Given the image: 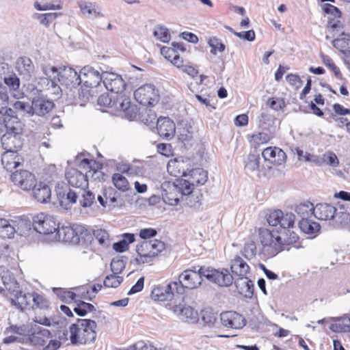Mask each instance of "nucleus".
<instances>
[{
  "label": "nucleus",
  "mask_w": 350,
  "mask_h": 350,
  "mask_svg": "<svg viewBox=\"0 0 350 350\" xmlns=\"http://www.w3.org/2000/svg\"><path fill=\"white\" fill-rule=\"evenodd\" d=\"M221 322L226 327L239 329L245 325V319L234 311H226L220 315Z\"/></svg>",
  "instance_id": "20"
},
{
  "label": "nucleus",
  "mask_w": 350,
  "mask_h": 350,
  "mask_svg": "<svg viewBox=\"0 0 350 350\" xmlns=\"http://www.w3.org/2000/svg\"><path fill=\"white\" fill-rule=\"evenodd\" d=\"M185 178H187L195 187L203 185L208 180V172L202 168H194L189 170Z\"/></svg>",
  "instance_id": "33"
},
{
  "label": "nucleus",
  "mask_w": 350,
  "mask_h": 350,
  "mask_svg": "<svg viewBox=\"0 0 350 350\" xmlns=\"http://www.w3.org/2000/svg\"><path fill=\"white\" fill-rule=\"evenodd\" d=\"M95 200V196L90 191H85L80 200V204L83 207L90 206Z\"/></svg>",
  "instance_id": "57"
},
{
  "label": "nucleus",
  "mask_w": 350,
  "mask_h": 350,
  "mask_svg": "<svg viewBox=\"0 0 350 350\" xmlns=\"http://www.w3.org/2000/svg\"><path fill=\"white\" fill-rule=\"evenodd\" d=\"M321 58L323 64L333 72L336 78H342V74L339 68L335 64L333 59L329 55L322 53L321 54Z\"/></svg>",
  "instance_id": "45"
},
{
  "label": "nucleus",
  "mask_w": 350,
  "mask_h": 350,
  "mask_svg": "<svg viewBox=\"0 0 350 350\" xmlns=\"http://www.w3.org/2000/svg\"><path fill=\"white\" fill-rule=\"evenodd\" d=\"M103 83L106 89L113 94H124L126 83L120 75L113 72H105Z\"/></svg>",
  "instance_id": "16"
},
{
  "label": "nucleus",
  "mask_w": 350,
  "mask_h": 350,
  "mask_svg": "<svg viewBox=\"0 0 350 350\" xmlns=\"http://www.w3.org/2000/svg\"><path fill=\"white\" fill-rule=\"evenodd\" d=\"M208 43L211 47V53L213 55H215L217 51L223 52L225 50V45L217 38H210Z\"/></svg>",
  "instance_id": "53"
},
{
  "label": "nucleus",
  "mask_w": 350,
  "mask_h": 350,
  "mask_svg": "<svg viewBox=\"0 0 350 350\" xmlns=\"http://www.w3.org/2000/svg\"><path fill=\"white\" fill-rule=\"evenodd\" d=\"M103 195L105 197V202L107 203L108 206L114 205L117 202V193L113 188H106L103 190Z\"/></svg>",
  "instance_id": "52"
},
{
  "label": "nucleus",
  "mask_w": 350,
  "mask_h": 350,
  "mask_svg": "<svg viewBox=\"0 0 350 350\" xmlns=\"http://www.w3.org/2000/svg\"><path fill=\"white\" fill-rule=\"evenodd\" d=\"M122 282V278L116 275L111 274L107 275L104 280V285L108 288H117Z\"/></svg>",
  "instance_id": "51"
},
{
  "label": "nucleus",
  "mask_w": 350,
  "mask_h": 350,
  "mask_svg": "<svg viewBox=\"0 0 350 350\" xmlns=\"http://www.w3.org/2000/svg\"><path fill=\"white\" fill-rule=\"evenodd\" d=\"M179 315L183 321L190 323H194L198 320V312L189 306H183L180 309Z\"/></svg>",
  "instance_id": "41"
},
{
  "label": "nucleus",
  "mask_w": 350,
  "mask_h": 350,
  "mask_svg": "<svg viewBox=\"0 0 350 350\" xmlns=\"http://www.w3.org/2000/svg\"><path fill=\"white\" fill-rule=\"evenodd\" d=\"M32 195L34 199L40 203L48 202L51 197V190L48 185L43 182H36V185L33 188Z\"/></svg>",
  "instance_id": "26"
},
{
  "label": "nucleus",
  "mask_w": 350,
  "mask_h": 350,
  "mask_svg": "<svg viewBox=\"0 0 350 350\" xmlns=\"http://www.w3.org/2000/svg\"><path fill=\"white\" fill-rule=\"evenodd\" d=\"M18 263L14 260L11 264H6L0 267V275L5 286V291H8L6 297L11 305L16 308L23 310L31 305L32 295L23 293L19 291V284L14 277L12 271L16 270Z\"/></svg>",
  "instance_id": "2"
},
{
  "label": "nucleus",
  "mask_w": 350,
  "mask_h": 350,
  "mask_svg": "<svg viewBox=\"0 0 350 350\" xmlns=\"http://www.w3.org/2000/svg\"><path fill=\"white\" fill-rule=\"evenodd\" d=\"M273 138V135L265 132H256L247 135L250 146L254 150H257L261 146L269 143Z\"/></svg>",
  "instance_id": "29"
},
{
  "label": "nucleus",
  "mask_w": 350,
  "mask_h": 350,
  "mask_svg": "<svg viewBox=\"0 0 350 350\" xmlns=\"http://www.w3.org/2000/svg\"><path fill=\"white\" fill-rule=\"evenodd\" d=\"M157 231L154 228H143L139 230V236L142 239H148L157 235Z\"/></svg>",
  "instance_id": "63"
},
{
  "label": "nucleus",
  "mask_w": 350,
  "mask_h": 350,
  "mask_svg": "<svg viewBox=\"0 0 350 350\" xmlns=\"http://www.w3.org/2000/svg\"><path fill=\"white\" fill-rule=\"evenodd\" d=\"M243 252L247 258H252L254 257L256 254V246L255 243L251 241L245 243Z\"/></svg>",
  "instance_id": "56"
},
{
  "label": "nucleus",
  "mask_w": 350,
  "mask_h": 350,
  "mask_svg": "<svg viewBox=\"0 0 350 350\" xmlns=\"http://www.w3.org/2000/svg\"><path fill=\"white\" fill-rule=\"evenodd\" d=\"M16 69L20 75H29L34 70V66L30 58L22 57L17 59Z\"/></svg>",
  "instance_id": "39"
},
{
  "label": "nucleus",
  "mask_w": 350,
  "mask_h": 350,
  "mask_svg": "<svg viewBox=\"0 0 350 350\" xmlns=\"http://www.w3.org/2000/svg\"><path fill=\"white\" fill-rule=\"evenodd\" d=\"M286 79L288 84L295 90H298L303 85V81L297 75L292 73L288 74L286 75Z\"/></svg>",
  "instance_id": "55"
},
{
  "label": "nucleus",
  "mask_w": 350,
  "mask_h": 350,
  "mask_svg": "<svg viewBox=\"0 0 350 350\" xmlns=\"http://www.w3.org/2000/svg\"><path fill=\"white\" fill-rule=\"evenodd\" d=\"M0 235L3 237L10 238L14 234V228L7 220L0 219Z\"/></svg>",
  "instance_id": "50"
},
{
  "label": "nucleus",
  "mask_w": 350,
  "mask_h": 350,
  "mask_svg": "<svg viewBox=\"0 0 350 350\" xmlns=\"http://www.w3.org/2000/svg\"><path fill=\"white\" fill-rule=\"evenodd\" d=\"M233 33L239 38L244 39L248 41H254L256 38V34L254 30H249L247 31L236 32Z\"/></svg>",
  "instance_id": "61"
},
{
  "label": "nucleus",
  "mask_w": 350,
  "mask_h": 350,
  "mask_svg": "<svg viewBox=\"0 0 350 350\" xmlns=\"http://www.w3.org/2000/svg\"><path fill=\"white\" fill-rule=\"evenodd\" d=\"M133 94L137 102L146 107H153L160 100L159 90L152 84H144L139 87Z\"/></svg>",
  "instance_id": "9"
},
{
  "label": "nucleus",
  "mask_w": 350,
  "mask_h": 350,
  "mask_svg": "<svg viewBox=\"0 0 350 350\" xmlns=\"http://www.w3.org/2000/svg\"><path fill=\"white\" fill-rule=\"evenodd\" d=\"M95 93L94 88L86 87L83 84L78 91L77 97L75 98L76 104L85 106Z\"/></svg>",
  "instance_id": "38"
},
{
  "label": "nucleus",
  "mask_w": 350,
  "mask_h": 350,
  "mask_svg": "<svg viewBox=\"0 0 350 350\" xmlns=\"http://www.w3.org/2000/svg\"><path fill=\"white\" fill-rule=\"evenodd\" d=\"M94 236L99 244L106 247L110 245L109 235L105 230L97 229L94 230Z\"/></svg>",
  "instance_id": "47"
},
{
  "label": "nucleus",
  "mask_w": 350,
  "mask_h": 350,
  "mask_svg": "<svg viewBox=\"0 0 350 350\" xmlns=\"http://www.w3.org/2000/svg\"><path fill=\"white\" fill-rule=\"evenodd\" d=\"M158 134L163 139H172L176 133L175 123L168 117H160L157 122Z\"/></svg>",
  "instance_id": "19"
},
{
  "label": "nucleus",
  "mask_w": 350,
  "mask_h": 350,
  "mask_svg": "<svg viewBox=\"0 0 350 350\" xmlns=\"http://www.w3.org/2000/svg\"><path fill=\"white\" fill-rule=\"evenodd\" d=\"M53 107L54 104L51 101L39 97L33 98L30 107L31 113L43 116L51 111Z\"/></svg>",
  "instance_id": "30"
},
{
  "label": "nucleus",
  "mask_w": 350,
  "mask_h": 350,
  "mask_svg": "<svg viewBox=\"0 0 350 350\" xmlns=\"http://www.w3.org/2000/svg\"><path fill=\"white\" fill-rule=\"evenodd\" d=\"M22 134L6 133L1 137V144L5 151H16L23 146Z\"/></svg>",
  "instance_id": "22"
},
{
  "label": "nucleus",
  "mask_w": 350,
  "mask_h": 350,
  "mask_svg": "<svg viewBox=\"0 0 350 350\" xmlns=\"http://www.w3.org/2000/svg\"><path fill=\"white\" fill-rule=\"evenodd\" d=\"M299 227L304 233L312 237H316L321 229L318 222L310 220L308 218H301L299 221Z\"/></svg>",
  "instance_id": "36"
},
{
  "label": "nucleus",
  "mask_w": 350,
  "mask_h": 350,
  "mask_svg": "<svg viewBox=\"0 0 350 350\" xmlns=\"http://www.w3.org/2000/svg\"><path fill=\"white\" fill-rule=\"evenodd\" d=\"M205 278L221 287H228L232 284L234 278L228 269L206 268Z\"/></svg>",
  "instance_id": "12"
},
{
  "label": "nucleus",
  "mask_w": 350,
  "mask_h": 350,
  "mask_svg": "<svg viewBox=\"0 0 350 350\" xmlns=\"http://www.w3.org/2000/svg\"><path fill=\"white\" fill-rule=\"evenodd\" d=\"M165 249V244L161 240L144 241L137 246V260L139 263H150Z\"/></svg>",
  "instance_id": "6"
},
{
  "label": "nucleus",
  "mask_w": 350,
  "mask_h": 350,
  "mask_svg": "<svg viewBox=\"0 0 350 350\" xmlns=\"http://www.w3.org/2000/svg\"><path fill=\"white\" fill-rule=\"evenodd\" d=\"M161 53L176 67L183 66V58L180 56L178 51L174 48L163 46L161 49Z\"/></svg>",
  "instance_id": "37"
},
{
  "label": "nucleus",
  "mask_w": 350,
  "mask_h": 350,
  "mask_svg": "<svg viewBox=\"0 0 350 350\" xmlns=\"http://www.w3.org/2000/svg\"><path fill=\"white\" fill-rule=\"evenodd\" d=\"M33 227L40 234H50L58 228L55 219L48 214L39 213L33 217Z\"/></svg>",
  "instance_id": "11"
},
{
  "label": "nucleus",
  "mask_w": 350,
  "mask_h": 350,
  "mask_svg": "<svg viewBox=\"0 0 350 350\" xmlns=\"http://www.w3.org/2000/svg\"><path fill=\"white\" fill-rule=\"evenodd\" d=\"M182 196H188L193 191L195 185L187 178H178L174 182Z\"/></svg>",
  "instance_id": "43"
},
{
  "label": "nucleus",
  "mask_w": 350,
  "mask_h": 350,
  "mask_svg": "<svg viewBox=\"0 0 350 350\" xmlns=\"http://www.w3.org/2000/svg\"><path fill=\"white\" fill-rule=\"evenodd\" d=\"M323 159L324 162L332 167H337L339 165V161L337 156L332 152H326L323 155Z\"/></svg>",
  "instance_id": "60"
},
{
  "label": "nucleus",
  "mask_w": 350,
  "mask_h": 350,
  "mask_svg": "<svg viewBox=\"0 0 350 350\" xmlns=\"http://www.w3.org/2000/svg\"><path fill=\"white\" fill-rule=\"evenodd\" d=\"M80 73L83 77L81 81L86 87L95 89L100 85L101 82L103 83L104 73L101 75L91 66H84Z\"/></svg>",
  "instance_id": "15"
},
{
  "label": "nucleus",
  "mask_w": 350,
  "mask_h": 350,
  "mask_svg": "<svg viewBox=\"0 0 350 350\" xmlns=\"http://www.w3.org/2000/svg\"><path fill=\"white\" fill-rule=\"evenodd\" d=\"M323 12L334 16L333 19H329L327 22V27L329 29L336 30L341 27L342 23L340 18L342 13L340 10L336 6L330 3H324L322 6Z\"/></svg>",
  "instance_id": "23"
},
{
  "label": "nucleus",
  "mask_w": 350,
  "mask_h": 350,
  "mask_svg": "<svg viewBox=\"0 0 350 350\" xmlns=\"http://www.w3.org/2000/svg\"><path fill=\"white\" fill-rule=\"evenodd\" d=\"M4 82L10 88V90L16 92V93H13L14 97L19 98L23 96V92L17 91L20 85V81L15 75L5 77Z\"/></svg>",
  "instance_id": "44"
},
{
  "label": "nucleus",
  "mask_w": 350,
  "mask_h": 350,
  "mask_svg": "<svg viewBox=\"0 0 350 350\" xmlns=\"http://www.w3.org/2000/svg\"><path fill=\"white\" fill-rule=\"evenodd\" d=\"M13 111L9 108L6 110L3 122L6 128V133L23 134L24 124L16 116L13 115Z\"/></svg>",
  "instance_id": "21"
},
{
  "label": "nucleus",
  "mask_w": 350,
  "mask_h": 350,
  "mask_svg": "<svg viewBox=\"0 0 350 350\" xmlns=\"http://www.w3.org/2000/svg\"><path fill=\"white\" fill-rule=\"evenodd\" d=\"M206 268L200 267L198 269L196 267L183 271L178 277V284L181 286L178 288V295L184 293L185 288L194 289L201 285L202 277L205 278Z\"/></svg>",
  "instance_id": "7"
},
{
  "label": "nucleus",
  "mask_w": 350,
  "mask_h": 350,
  "mask_svg": "<svg viewBox=\"0 0 350 350\" xmlns=\"http://www.w3.org/2000/svg\"><path fill=\"white\" fill-rule=\"evenodd\" d=\"M114 187L122 192L130 190L131 185L127 178L121 173H114L111 177Z\"/></svg>",
  "instance_id": "40"
},
{
  "label": "nucleus",
  "mask_w": 350,
  "mask_h": 350,
  "mask_svg": "<svg viewBox=\"0 0 350 350\" xmlns=\"http://www.w3.org/2000/svg\"><path fill=\"white\" fill-rule=\"evenodd\" d=\"M31 300L33 301L35 306L37 308L43 309L49 306L48 301L41 295L35 293L32 295Z\"/></svg>",
  "instance_id": "59"
},
{
  "label": "nucleus",
  "mask_w": 350,
  "mask_h": 350,
  "mask_svg": "<svg viewBox=\"0 0 350 350\" xmlns=\"http://www.w3.org/2000/svg\"><path fill=\"white\" fill-rule=\"evenodd\" d=\"M178 288H182L178 282H172L167 286H156L152 290L150 297L157 301H170L178 294Z\"/></svg>",
  "instance_id": "13"
},
{
  "label": "nucleus",
  "mask_w": 350,
  "mask_h": 350,
  "mask_svg": "<svg viewBox=\"0 0 350 350\" xmlns=\"http://www.w3.org/2000/svg\"><path fill=\"white\" fill-rule=\"evenodd\" d=\"M58 237L63 242L68 243H77L79 237L75 230L71 226H62L56 230Z\"/></svg>",
  "instance_id": "34"
},
{
  "label": "nucleus",
  "mask_w": 350,
  "mask_h": 350,
  "mask_svg": "<svg viewBox=\"0 0 350 350\" xmlns=\"http://www.w3.org/2000/svg\"><path fill=\"white\" fill-rule=\"evenodd\" d=\"M315 207L310 201L301 202L296 205L295 211L302 218H308V217L314 215Z\"/></svg>",
  "instance_id": "42"
},
{
  "label": "nucleus",
  "mask_w": 350,
  "mask_h": 350,
  "mask_svg": "<svg viewBox=\"0 0 350 350\" xmlns=\"http://www.w3.org/2000/svg\"><path fill=\"white\" fill-rule=\"evenodd\" d=\"M98 104L109 109L113 113H120L129 120H135L139 114L137 106L132 104L130 97L125 94H103L98 98Z\"/></svg>",
  "instance_id": "4"
},
{
  "label": "nucleus",
  "mask_w": 350,
  "mask_h": 350,
  "mask_svg": "<svg viewBox=\"0 0 350 350\" xmlns=\"http://www.w3.org/2000/svg\"><path fill=\"white\" fill-rule=\"evenodd\" d=\"M217 319V313L214 312L211 309H204L202 310V320L208 325L215 324Z\"/></svg>",
  "instance_id": "49"
},
{
  "label": "nucleus",
  "mask_w": 350,
  "mask_h": 350,
  "mask_svg": "<svg viewBox=\"0 0 350 350\" xmlns=\"http://www.w3.org/2000/svg\"><path fill=\"white\" fill-rule=\"evenodd\" d=\"M230 270L239 279H243L246 278V275L249 273L250 266L241 256H236L231 260Z\"/></svg>",
  "instance_id": "27"
},
{
  "label": "nucleus",
  "mask_w": 350,
  "mask_h": 350,
  "mask_svg": "<svg viewBox=\"0 0 350 350\" xmlns=\"http://www.w3.org/2000/svg\"><path fill=\"white\" fill-rule=\"evenodd\" d=\"M267 221L272 227L280 226L275 236L267 228H260L258 234L262 245V253L267 257H273L283 250H289L291 247H301L300 238L294 230L295 215L292 213H284L280 209L270 211L266 216Z\"/></svg>",
  "instance_id": "1"
},
{
  "label": "nucleus",
  "mask_w": 350,
  "mask_h": 350,
  "mask_svg": "<svg viewBox=\"0 0 350 350\" xmlns=\"http://www.w3.org/2000/svg\"><path fill=\"white\" fill-rule=\"evenodd\" d=\"M177 68L181 69L184 72L187 73L192 78H194L198 75V69L194 66L188 64L187 61H185L184 59L183 60V66Z\"/></svg>",
  "instance_id": "58"
},
{
  "label": "nucleus",
  "mask_w": 350,
  "mask_h": 350,
  "mask_svg": "<svg viewBox=\"0 0 350 350\" xmlns=\"http://www.w3.org/2000/svg\"><path fill=\"white\" fill-rule=\"evenodd\" d=\"M154 35L163 42H168L170 40V33L168 29L163 27H157L154 31Z\"/></svg>",
  "instance_id": "54"
},
{
  "label": "nucleus",
  "mask_w": 350,
  "mask_h": 350,
  "mask_svg": "<svg viewBox=\"0 0 350 350\" xmlns=\"http://www.w3.org/2000/svg\"><path fill=\"white\" fill-rule=\"evenodd\" d=\"M51 337L50 331L45 328L38 327L29 335L30 342L34 346H44Z\"/></svg>",
  "instance_id": "28"
},
{
  "label": "nucleus",
  "mask_w": 350,
  "mask_h": 350,
  "mask_svg": "<svg viewBox=\"0 0 350 350\" xmlns=\"http://www.w3.org/2000/svg\"><path fill=\"white\" fill-rule=\"evenodd\" d=\"M144 277L142 276V277L139 278L138 279V280L137 281V282L135 283V284L131 287V288L129 291L128 294L131 295V294H135V293L142 291L144 288Z\"/></svg>",
  "instance_id": "64"
},
{
  "label": "nucleus",
  "mask_w": 350,
  "mask_h": 350,
  "mask_svg": "<svg viewBox=\"0 0 350 350\" xmlns=\"http://www.w3.org/2000/svg\"><path fill=\"white\" fill-rule=\"evenodd\" d=\"M95 310L94 306L90 303L80 301L74 308V311L79 316L83 317L88 312H91Z\"/></svg>",
  "instance_id": "48"
},
{
  "label": "nucleus",
  "mask_w": 350,
  "mask_h": 350,
  "mask_svg": "<svg viewBox=\"0 0 350 350\" xmlns=\"http://www.w3.org/2000/svg\"><path fill=\"white\" fill-rule=\"evenodd\" d=\"M79 7L81 14L86 18H95L103 16L98 5L96 3L81 1L79 2Z\"/></svg>",
  "instance_id": "32"
},
{
  "label": "nucleus",
  "mask_w": 350,
  "mask_h": 350,
  "mask_svg": "<svg viewBox=\"0 0 350 350\" xmlns=\"http://www.w3.org/2000/svg\"><path fill=\"white\" fill-rule=\"evenodd\" d=\"M262 157L265 162L274 165H280L284 163L286 159L285 152L276 146H269L263 149ZM271 168V165H268L266 169L269 170Z\"/></svg>",
  "instance_id": "14"
},
{
  "label": "nucleus",
  "mask_w": 350,
  "mask_h": 350,
  "mask_svg": "<svg viewBox=\"0 0 350 350\" xmlns=\"http://www.w3.org/2000/svg\"><path fill=\"white\" fill-rule=\"evenodd\" d=\"M157 148L158 152L165 157H169L172 154V150L170 144L161 143L157 145Z\"/></svg>",
  "instance_id": "62"
},
{
  "label": "nucleus",
  "mask_w": 350,
  "mask_h": 350,
  "mask_svg": "<svg viewBox=\"0 0 350 350\" xmlns=\"http://www.w3.org/2000/svg\"><path fill=\"white\" fill-rule=\"evenodd\" d=\"M191 167V162L188 159L177 157L168 161L167 172L174 177H185L187 170Z\"/></svg>",
  "instance_id": "17"
},
{
  "label": "nucleus",
  "mask_w": 350,
  "mask_h": 350,
  "mask_svg": "<svg viewBox=\"0 0 350 350\" xmlns=\"http://www.w3.org/2000/svg\"><path fill=\"white\" fill-rule=\"evenodd\" d=\"M94 159H83L75 167L66 169L65 177L68 184L77 188L85 189L88 186V173L91 172L96 164Z\"/></svg>",
  "instance_id": "5"
},
{
  "label": "nucleus",
  "mask_w": 350,
  "mask_h": 350,
  "mask_svg": "<svg viewBox=\"0 0 350 350\" xmlns=\"http://www.w3.org/2000/svg\"><path fill=\"white\" fill-rule=\"evenodd\" d=\"M14 186L23 191H30L36 185L37 178L34 174L27 170H16L10 176Z\"/></svg>",
  "instance_id": "10"
},
{
  "label": "nucleus",
  "mask_w": 350,
  "mask_h": 350,
  "mask_svg": "<svg viewBox=\"0 0 350 350\" xmlns=\"http://www.w3.org/2000/svg\"><path fill=\"white\" fill-rule=\"evenodd\" d=\"M333 46L345 55L350 57V34L342 32L334 40Z\"/></svg>",
  "instance_id": "35"
},
{
  "label": "nucleus",
  "mask_w": 350,
  "mask_h": 350,
  "mask_svg": "<svg viewBox=\"0 0 350 350\" xmlns=\"http://www.w3.org/2000/svg\"><path fill=\"white\" fill-rule=\"evenodd\" d=\"M182 198L183 196L174 183L165 182L162 185V198L166 204L175 206Z\"/></svg>",
  "instance_id": "18"
},
{
  "label": "nucleus",
  "mask_w": 350,
  "mask_h": 350,
  "mask_svg": "<svg viewBox=\"0 0 350 350\" xmlns=\"http://www.w3.org/2000/svg\"><path fill=\"white\" fill-rule=\"evenodd\" d=\"M22 161V157L16 151H5L1 156V163L7 171L16 168Z\"/></svg>",
  "instance_id": "25"
},
{
  "label": "nucleus",
  "mask_w": 350,
  "mask_h": 350,
  "mask_svg": "<svg viewBox=\"0 0 350 350\" xmlns=\"http://www.w3.org/2000/svg\"><path fill=\"white\" fill-rule=\"evenodd\" d=\"M96 323L93 320L77 319L68 329L59 330L58 338L63 342L70 340L72 345H89L96 338Z\"/></svg>",
  "instance_id": "3"
},
{
  "label": "nucleus",
  "mask_w": 350,
  "mask_h": 350,
  "mask_svg": "<svg viewBox=\"0 0 350 350\" xmlns=\"http://www.w3.org/2000/svg\"><path fill=\"white\" fill-rule=\"evenodd\" d=\"M59 203L61 206H67L68 205L75 204L77 202V194L76 192L72 190H69L67 193H64L61 197V193L58 194Z\"/></svg>",
  "instance_id": "46"
},
{
  "label": "nucleus",
  "mask_w": 350,
  "mask_h": 350,
  "mask_svg": "<svg viewBox=\"0 0 350 350\" xmlns=\"http://www.w3.org/2000/svg\"><path fill=\"white\" fill-rule=\"evenodd\" d=\"M260 157L250 153L244 161V169L247 172H258V175H265L267 170L260 165Z\"/></svg>",
  "instance_id": "24"
},
{
  "label": "nucleus",
  "mask_w": 350,
  "mask_h": 350,
  "mask_svg": "<svg viewBox=\"0 0 350 350\" xmlns=\"http://www.w3.org/2000/svg\"><path fill=\"white\" fill-rule=\"evenodd\" d=\"M45 73L48 75L52 72L54 75L53 77L58 80L60 84L68 88H76L81 83V73L70 67H64L58 70L55 66H47L45 68Z\"/></svg>",
  "instance_id": "8"
},
{
  "label": "nucleus",
  "mask_w": 350,
  "mask_h": 350,
  "mask_svg": "<svg viewBox=\"0 0 350 350\" xmlns=\"http://www.w3.org/2000/svg\"><path fill=\"white\" fill-rule=\"evenodd\" d=\"M336 208L329 204H318L314 210V215L319 220H330L334 219Z\"/></svg>",
  "instance_id": "31"
}]
</instances>
